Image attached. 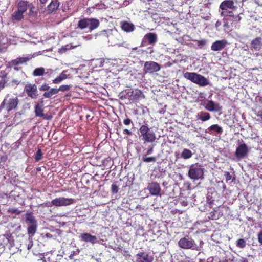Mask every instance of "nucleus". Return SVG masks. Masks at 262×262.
Instances as JSON below:
<instances>
[{"mask_svg": "<svg viewBox=\"0 0 262 262\" xmlns=\"http://www.w3.org/2000/svg\"><path fill=\"white\" fill-rule=\"evenodd\" d=\"M74 202L73 199L60 197L53 199L51 201L52 205L56 207L66 206L73 204Z\"/></svg>", "mask_w": 262, "mask_h": 262, "instance_id": "nucleus-9", "label": "nucleus"}, {"mask_svg": "<svg viewBox=\"0 0 262 262\" xmlns=\"http://www.w3.org/2000/svg\"><path fill=\"white\" fill-rule=\"evenodd\" d=\"M7 41V39L4 37H0V53H3L5 51L7 48V46L6 45Z\"/></svg>", "mask_w": 262, "mask_h": 262, "instance_id": "nucleus-32", "label": "nucleus"}, {"mask_svg": "<svg viewBox=\"0 0 262 262\" xmlns=\"http://www.w3.org/2000/svg\"><path fill=\"white\" fill-rule=\"evenodd\" d=\"M74 262H80V261L79 260H78V259H76V260H74Z\"/></svg>", "mask_w": 262, "mask_h": 262, "instance_id": "nucleus-62", "label": "nucleus"}, {"mask_svg": "<svg viewBox=\"0 0 262 262\" xmlns=\"http://www.w3.org/2000/svg\"><path fill=\"white\" fill-rule=\"evenodd\" d=\"M258 240L259 243L262 244V231H260L258 234Z\"/></svg>", "mask_w": 262, "mask_h": 262, "instance_id": "nucleus-50", "label": "nucleus"}, {"mask_svg": "<svg viewBox=\"0 0 262 262\" xmlns=\"http://www.w3.org/2000/svg\"><path fill=\"white\" fill-rule=\"evenodd\" d=\"M88 28H89L90 31L96 29L99 25V21L96 18H88Z\"/></svg>", "mask_w": 262, "mask_h": 262, "instance_id": "nucleus-21", "label": "nucleus"}, {"mask_svg": "<svg viewBox=\"0 0 262 262\" xmlns=\"http://www.w3.org/2000/svg\"><path fill=\"white\" fill-rule=\"evenodd\" d=\"M238 262H248L247 258L244 257H241L238 260Z\"/></svg>", "mask_w": 262, "mask_h": 262, "instance_id": "nucleus-54", "label": "nucleus"}, {"mask_svg": "<svg viewBox=\"0 0 262 262\" xmlns=\"http://www.w3.org/2000/svg\"><path fill=\"white\" fill-rule=\"evenodd\" d=\"M35 115L37 117H43L44 114L43 113L42 107L36 105L35 107Z\"/></svg>", "mask_w": 262, "mask_h": 262, "instance_id": "nucleus-34", "label": "nucleus"}, {"mask_svg": "<svg viewBox=\"0 0 262 262\" xmlns=\"http://www.w3.org/2000/svg\"><path fill=\"white\" fill-rule=\"evenodd\" d=\"M70 86L69 85H62L58 89H57L58 90V93L59 91H66L69 90Z\"/></svg>", "mask_w": 262, "mask_h": 262, "instance_id": "nucleus-42", "label": "nucleus"}, {"mask_svg": "<svg viewBox=\"0 0 262 262\" xmlns=\"http://www.w3.org/2000/svg\"><path fill=\"white\" fill-rule=\"evenodd\" d=\"M32 246H33V241L31 239L29 243L28 244L27 249L28 250H30L32 248Z\"/></svg>", "mask_w": 262, "mask_h": 262, "instance_id": "nucleus-53", "label": "nucleus"}, {"mask_svg": "<svg viewBox=\"0 0 262 262\" xmlns=\"http://www.w3.org/2000/svg\"><path fill=\"white\" fill-rule=\"evenodd\" d=\"M256 115L258 117H260V118H262V110L258 111L256 113Z\"/></svg>", "mask_w": 262, "mask_h": 262, "instance_id": "nucleus-55", "label": "nucleus"}, {"mask_svg": "<svg viewBox=\"0 0 262 262\" xmlns=\"http://www.w3.org/2000/svg\"><path fill=\"white\" fill-rule=\"evenodd\" d=\"M73 256V254H71V255H70V256H69V257H70V259H72V258Z\"/></svg>", "mask_w": 262, "mask_h": 262, "instance_id": "nucleus-63", "label": "nucleus"}, {"mask_svg": "<svg viewBox=\"0 0 262 262\" xmlns=\"http://www.w3.org/2000/svg\"><path fill=\"white\" fill-rule=\"evenodd\" d=\"M192 156L191 151L188 149L185 148L181 153V157L184 159L190 158Z\"/></svg>", "mask_w": 262, "mask_h": 262, "instance_id": "nucleus-28", "label": "nucleus"}, {"mask_svg": "<svg viewBox=\"0 0 262 262\" xmlns=\"http://www.w3.org/2000/svg\"><path fill=\"white\" fill-rule=\"evenodd\" d=\"M183 76L185 78L201 86H206L210 83L209 79L196 73L186 72Z\"/></svg>", "mask_w": 262, "mask_h": 262, "instance_id": "nucleus-2", "label": "nucleus"}, {"mask_svg": "<svg viewBox=\"0 0 262 262\" xmlns=\"http://www.w3.org/2000/svg\"><path fill=\"white\" fill-rule=\"evenodd\" d=\"M154 151V146H149L147 150V155H151Z\"/></svg>", "mask_w": 262, "mask_h": 262, "instance_id": "nucleus-46", "label": "nucleus"}, {"mask_svg": "<svg viewBox=\"0 0 262 262\" xmlns=\"http://www.w3.org/2000/svg\"><path fill=\"white\" fill-rule=\"evenodd\" d=\"M67 71H63L57 78L53 80V82L55 84H58L61 82L62 80L67 78Z\"/></svg>", "mask_w": 262, "mask_h": 262, "instance_id": "nucleus-26", "label": "nucleus"}, {"mask_svg": "<svg viewBox=\"0 0 262 262\" xmlns=\"http://www.w3.org/2000/svg\"><path fill=\"white\" fill-rule=\"evenodd\" d=\"M77 46H72V45H67L65 47H62L61 49H59V52L60 53H65L67 50L70 49H72L76 47Z\"/></svg>", "mask_w": 262, "mask_h": 262, "instance_id": "nucleus-37", "label": "nucleus"}, {"mask_svg": "<svg viewBox=\"0 0 262 262\" xmlns=\"http://www.w3.org/2000/svg\"><path fill=\"white\" fill-rule=\"evenodd\" d=\"M142 94V92L140 91L136 90L132 92L131 95L135 98H138L140 97Z\"/></svg>", "mask_w": 262, "mask_h": 262, "instance_id": "nucleus-40", "label": "nucleus"}, {"mask_svg": "<svg viewBox=\"0 0 262 262\" xmlns=\"http://www.w3.org/2000/svg\"><path fill=\"white\" fill-rule=\"evenodd\" d=\"M225 176L226 181H229L232 178V176L230 174L229 172H226L225 173Z\"/></svg>", "mask_w": 262, "mask_h": 262, "instance_id": "nucleus-48", "label": "nucleus"}, {"mask_svg": "<svg viewBox=\"0 0 262 262\" xmlns=\"http://www.w3.org/2000/svg\"><path fill=\"white\" fill-rule=\"evenodd\" d=\"M160 68V66L158 63L149 61L145 62L143 70L144 73H152L159 71Z\"/></svg>", "mask_w": 262, "mask_h": 262, "instance_id": "nucleus-8", "label": "nucleus"}, {"mask_svg": "<svg viewBox=\"0 0 262 262\" xmlns=\"http://www.w3.org/2000/svg\"><path fill=\"white\" fill-rule=\"evenodd\" d=\"M140 136L145 142L152 143L156 139L155 133L150 130L147 125H142L139 128Z\"/></svg>", "mask_w": 262, "mask_h": 262, "instance_id": "nucleus-3", "label": "nucleus"}, {"mask_svg": "<svg viewBox=\"0 0 262 262\" xmlns=\"http://www.w3.org/2000/svg\"><path fill=\"white\" fill-rule=\"evenodd\" d=\"M124 134H127V135H131L132 134V133L131 131L127 129H124L123 132Z\"/></svg>", "mask_w": 262, "mask_h": 262, "instance_id": "nucleus-51", "label": "nucleus"}, {"mask_svg": "<svg viewBox=\"0 0 262 262\" xmlns=\"http://www.w3.org/2000/svg\"><path fill=\"white\" fill-rule=\"evenodd\" d=\"M49 89H50V86H49V85L45 83V84H43V85H42L39 88V90L41 91H47V90H49Z\"/></svg>", "mask_w": 262, "mask_h": 262, "instance_id": "nucleus-44", "label": "nucleus"}, {"mask_svg": "<svg viewBox=\"0 0 262 262\" xmlns=\"http://www.w3.org/2000/svg\"><path fill=\"white\" fill-rule=\"evenodd\" d=\"M137 47H135V48H133V50H137Z\"/></svg>", "mask_w": 262, "mask_h": 262, "instance_id": "nucleus-64", "label": "nucleus"}, {"mask_svg": "<svg viewBox=\"0 0 262 262\" xmlns=\"http://www.w3.org/2000/svg\"><path fill=\"white\" fill-rule=\"evenodd\" d=\"M7 81L6 74L0 75V88H3Z\"/></svg>", "mask_w": 262, "mask_h": 262, "instance_id": "nucleus-35", "label": "nucleus"}, {"mask_svg": "<svg viewBox=\"0 0 262 262\" xmlns=\"http://www.w3.org/2000/svg\"><path fill=\"white\" fill-rule=\"evenodd\" d=\"M154 51L153 50L151 49L149 52V54H151L152 53H153Z\"/></svg>", "mask_w": 262, "mask_h": 262, "instance_id": "nucleus-61", "label": "nucleus"}, {"mask_svg": "<svg viewBox=\"0 0 262 262\" xmlns=\"http://www.w3.org/2000/svg\"><path fill=\"white\" fill-rule=\"evenodd\" d=\"M207 130V133L210 135L213 134L214 133H215L216 135H220L223 132L222 127L217 124H214L210 126L208 128Z\"/></svg>", "mask_w": 262, "mask_h": 262, "instance_id": "nucleus-19", "label": "nucleus"}, {"mask_svg": "<svg viewBox=\"0 0 262 262\" xmlns=\"http://www.w3.org/2000/svg\"><path fill=\"white\" fill-rule=\"evenodd\" d=\"M28 3L26 1H22L19 2L17 6V10L19 11L24 13L26 11L28 8Z\"/></svg>", "mask_w": 262, "mask_h": 262, "instance_id": "nucleus-25", "label": "nucleus"}, {"mask_svg": "<svg viewBox=\"0 0 262 262\" xmlns=\"http://www.w3.org/2000/svg\"><path fill=\"white\" fill-rule=\"evenodd\" d=\"M132 122V120L129 118H126L123 120V123L126 125H129Z\"/></svg>", "mask_w": 262, "mask_h": 262, "instance_id": "nucleus-49", "label": "nucleus"}, {"mask_svg": "<svg viewBox=\"0 0 262 262\" xmlns=\"http://www.w3.org/2000/svg\"><path fill=\"white\" fill-rule=\"evenodd\" d=\"M246 245V241L244 239L241 238L236 241V246L239 248H244Z\"/></svg>", "mask_w": 262, "mask_h": 262, "instance_id": "nucleus-38", "label": "nucleus"}, {"mask_svg": "<svg viewBox=\"0 0 262 262\" xmlns=\"http://www.w3.org/2000/svg\"><path fill=\"white\" fill-rule=\"evenodd\" d=\"M219 8L223 10L221 13V15L222 17L229 16L233 17L234 14L232 11H227V10L228 9L235 10L237 7L234 5V2L233 0H225L221 3Z\"/></svg>", "mask_w": 262, "mask_h": 262, "instance_id": "nucleus-4", "label": "nucleus"}, {"mask_svg": "<svg viewBox=\"0 0 262 262\" xmlns=\"http://www.w3.org/2000/svg\"><path fill=\"white\" fill-rule=\"evenodd\" d=\"M142 160L146 163L150 162H155L156 161V158L155 157H146V156H144L142 158Z\"/></svg>", "mask_w": 262, "mask_h": 262, "instance_id": "nucleus-39", "label": "nucleus"}, {"mask_svg": "<svg viewBox=\"0 0 262 262\" xmlns=\"http://www.w3.org/2000/svg\"><path fill=\"white\" fill-rule=\"evenodd\" d=\"M158 41L157 35L154 33H148L143 37L141 46H144V42L147 41L149 45H154Z\"/></svg>", "mask_w": 262, "mask_h": 262, "instance_id": "nucleus-13", "label": "nucleus"}, {"mask_svg": "<svg viewBox=\"0 0 262 262\" xmlns=\"http://www.w3.org/2000/svg\"><path fill=\"white\" fill-rule=\"evenodd\" d=\"M45 73V69L43 68H38L35 69L33 71V75L34 76H39L43 75Z\"/></svg>", "mask_w": 262, "mask_h": 262, "instance_id": "nucleus-36", "label": "nucleus"}, {"mask_svg": "<svg viewBox=\"0 0 262 262\" xmlns=\"http://www.w3.org/2000/svg\"><path fill=\"white\" fill-rule=\"evenodd\" d=\"M205 108L209 112H219L222 110V107L217 103L212 100H209L206 103Z\"/></svg>", "mask_w": 262, "mask_h": 262, "instance_id": "nucleus-16", "label": "nucleus"}, {"mask_svg": "<svg viewBox=\"0 0 262 262\" xmlns=\"http://www.w3.org/2000/svg\"><path fill=\"white\" fill-rule=\"evenodd\" d=\"M129 4V2L127 1H124L123 3V5L127 6Z\"/></svg>", "mask_w": 262, "mask_h": 262, "instance_id": "nucleus-58", "label": "nucleus"}, {"mask_svg": "<svg viewBox=\"0 0 262 262\" xmlns=\"http://www.w3.org/2000/svg\"><path fill=\"white\" fill-rule=\"evenodd\" d=\"M18 103V99L17 97L8 95L4 99L3 103L0 106V112L5 109L7 112L15 109Z\"/></svg>", "mask_w": 262, "mask_h": 262, "instance_id": "nucleus-5", "label": "nucleus"}, {"mask_svg": "<svg viewBox=\"0 0 262 262\" xmlns=\"http://www.w3.org/2000/svg\"><path fill=\"white\" fill-rule=\"evenodd\" d=\"M249 152V149L247 146L243 143L239 145L236 148L235 155L239 160L244 158L247 156Z\"/></svg>", "mask_w": 262, "mask_h": 262, "instance_id": "nucleus-10", "label": "nucleus"}, {"mask_svg": "<svg viewBox=\"0 0 262 262\" xmlns=\"http://www.w3.org/2000/svg\"><path fill=\"white\" fill-rule=\"evenodd\" d=\"M26 222L27 225L37 224L35 217L31 213H27L26 214Z\"/></svg>", "mask_w": 262, "mask_h": 262, "instance_id": "nucleus-24", "label": "nucleus"}, {"mask_svg": "<svg viewBox=\"0 0 262 262\" xmlns=\"http://www.w3.org/2000/svg\"><path fill=\"white\" fill-rule=\"evenodd\" d=\"M33 56H28L25 57H19L11 61V64L12 66H18L19 64H23L24 63L27 62L29 60H30Z\"/></svg>", "mask_w": 262, "mask_h": 262, "instance_id": "nucleus-20", "label": "nucleus"}, {"mask_svg": "<svg viewBox=\"0 0 262 262\" xmlns=\"http://www.w3.org/2000/svg\"><path fill=\"white\" fill-rule=\"evenodd\" d=\"M99 62L101 64L100 66L102 67L103 66V63L104 62V59H100Z\"/></svg>", "mask_w": 262, "mask_h": 262, "instance_id": "nucleus-57", "label": "nucleus"}, {"mask_svg": "<svg viewBox=\"0 0 262 262\" xmlns=\"http://www.w3.org/2000/svg\"><path fill=\"white\" fill-rule=\"evenodd\" d=\"M37 228V224L28 225L27 228V232L29 234V238L32 237L35 234Z\"/></svg>", "mask_w": 262, "mask_h": 262, "instance_id": "nucleus-23", "label": "nucleus"}, {"mask_svg": "<svg viewBox=\"0 0 262 262\" xmlns=\"http://www.w3.org/2000/svg\"><path fill=\"white\" fill-rule=\"evenodd\" d=\"M37 105H38L41 107H43L44 106V100L43 99H41L39 102L36 104Z\"/></svg>", "mask_w": 262, "mask_h": 262, "instance_id": "nucleus-52", "label": "nucleus"}, {"mask_svg": "<svg viewBox=\"0 0 262 262\" xmlns=\"http://www.w3.org/2000/svg\"><path fill=\"white\" fill-rule=\"evenodd\" d=\"M59 7V3L57 1H52L48 6V11L50 12H52L54 10L58 9Z\"/></svg>", "mask_w": 262, "mask_h": 262, "instance_id": "nucleus-31", "label": "nucleus"}, {"mask_svg": "<svg viewBox=\"0 0 262 262\" xmlns=\"http://www.w3.org/2000/svg\"><path fill=\"white\" fill-rule=\"evenodd\" d=\"M28 8L29 9V14L30 15H32L34 14V10L35 9V7L32 4H28Z\"/></svg>", "mask_w": 262, "mask_h": 262, "instance_id": "nucleus-43", "label": "nucleus"}, {"mask_svg": "<svg viewBox=\"0 0 262 262\" xmlns=\"http://www.w3.org/2000/svg\"><path fill=\"white\" fill-rule=\"evenodd\" d=\"M111 189L113 193H116L118 191V187L116 184H112Z\"/></svg>", "mask_w": 262, "mask_h": 262, "instance_id": "nucleus-45", "label": "nucleus"}, {"mask_svg": "<svg viewBox=\"0 0 262 262\" xmlns=\"http://www.w3.org/2000/svg\"><path fill=\"white\" fill-rule=\"evenodd\" d=\"M120 25L121 29L126 32H133L135 29V25L127 21L121 22Z\"/></svg>", "mask_w": 262, "mask_h": 262, "instance_id": "nucleus-18", "label": "nucleus"}, {"mask_svg": "<svg viewBox=\"0 0 262 262\" xmlns=\"http://www.w3.org/2000/svg\"><path fill=\"white\" fill-rule=\"evenodd\" d=\"M42 157V152L41 150L40 149H38L35 156V159L36 161H39L40 160H41Z\"/></svg>", "mask_w": 262, "mask_h": 262, "instance_id": "nucleus-41", "label": "nucleus"}, {"mask_svg": "<svg viewBox=\"0 0 262 262\" xmlns=\"http://www.w3.org/2000/svg\"><path fill=\"white\" fill-rule=\"evenodd\" d=\"M46 236L48 238H51L52 237V235L50 233L46 234Z\"/></svg>", "mask_w": 262, "mask_h": 262, "instance_id": "nucleus-59", "label": "nucleus"}, {"mask_svg": "<svg viewBox=\"0 0 262 262\" xmlns=\"http://www.w3.org/2000/svg\"><path fill=\"white\" fill-rule=\"evenodd\" d=\"M179 246L184 249H192L199 250L198 246L195 243V241L191 237L185 236L181 238L178 242Z\"/></svg>", "mask_w": 262, "mask_h": 262, "instance_id": "nucleus-7", "label": "nucleus"}, {"mask_svg": "<svg viewBox=\"0 0 262 262\" xmlns=\"http://www.w3.org/2000/svg\"><path fill=\"white\" fill-rule=\"evenodd\" d=\"M228 42L225 39L216 40L212 44L211 49L214 51H221L225 48Z\"/></svg>", "mask_w": 262, "mask_h": 262, "instance_id": "nucleus-15", "label": "nucleus"}, {"mask_svg": "<svg viewBox=\"0 0 262 262\" xmlns=\"http://www.w3.org/2000/svg\"><path fill=\"white\" fill-rule=\"evenodd\" d=\"M136 259L138 262H150L149 256L144 252H140L136 255Z\"/></svg>", "mask_w": 262, "mask_h": 262, "instance_id": "nucleus-22", "label": "nucleus"}, {"mask_svg": "<svg viewBox=\"0 0 262 262\" xmlns=\"http://www.w3.org/2000/svg\"><path fill=\"white\" fill-rule=\"evenodd\" d=\"M24 91L28 96L32 99L36 98L38 95L37 86L34 84L29 83L26 84Z\"/></svg>", "mask_w": 262, "mask_h": 262, "instance_id": "nucleus-11", "label": "nucleus"}, {"mask_svg": "<svg viewBox=\"0 0 262 262\" xmlns=\"http://www.w3.org/2000/svg\"><path fill=\"white\" fill-rule=\"evenodd\" d=\"M204 175V168L200 165H192L188 171V176L189 178L195 181L199 179H202Z\"/></svg>", "mask_w": 262, "mask_h": 262, "instance_id": "nucleus-6", "label": "nucleus"}, {"mask_svg": "<svg viewBox=\"0 0 262 262\" xmlns=\"http://www.w3.org/2000/svg\"><path fill=\"white\" fill-rule=\"evenodd\" d=\"M206 43V41L205 40H201L198 41V45L199 47H203Z\"/></svg>", "mask_w": 262, "mask_h": 262, "instance_id": "nucleus-47", "label": "nucleus"}, {"mask_svg": "<svg viewBox=\"0 0 262 262\" xmlns=\"http://www.w3.org/2000/svg\"><path fill=\"white\" fill-rule=\"evenodd\" d=\"M11 212L13 213H16L17 214H19L20 213V211H18L17 209H12L11 210Z\"/></svg>", "mask_w": 262, "mask_h": 262, "instance_id": "nucleus-56", "label": "nucleus"}, {"mask_svg": "<svg viewBox=\"0 0 262 262\" xmlns=\"http://www.w3.org/2000/svg\"><path fill=\"white\" fill-rule=\"evenodd\" d=\"M101 35L107 37L108 42L111 46H118L119 47H124L129 48V45L126 42H120L119 38L120 35L116 29L104 30L101 32Z\"/></svg>", "mask_w": 262, "mask_h": 262, "instance_id": "nucleus-1", "label": "nucleus"}, {"mask_svg": "<svg viewBox=\"0 0 262 262\" xmlns=\"http://www.w3.org/2000/svg\"><path fill=\"white\" fill-rule=\"evenodd\" d=\"M47 1L48 0H40V3L42 4H45Z\"/></svg>", "mask_w": 262, "mask_h": 262, "instance_id": "nucleus-60", "label": "nucleus"}, {"mask_svg": "<svg viewBox=\"0 0 262 262\" xmlns=\"http://www.w3.org/2000/svg\"><path fill=\"white\" fill-rule=\"evenodd\" d=\"M79 237L81 241L85 243H90L93 245L98 242L97 237L96 236L92 235L88 233L81 234Z\"/></svg>", "mask_w": 262, "mask_h": 262, "instance_id": "nucleus-14", "label": "nucleus"}, {"mask_svg": "<svg viewBox=\"0 0 262 262\" xmlns=\"http://www.w3.org/2000/svg\"><path fill=\"white\" fill-rule=\"evenodd\" d=\"M210 114L206 112L201 111L198 114V118L202 121H206L210 119Z\"/></svg>", "mask_w": 262, "mask_h": 262, "instance_id": "nucleus-27", "label": "nucleus"}, {"mask_svg": "<svg viewBox=\"0 0 262 262\" xmlns=\"http://www.w3.org/2000/svg\"><path fill=\"white\" fill-rule=\"evenodd\" d=\"M147 189L150 193L154 196H161V187L157 182H151L148 184Z\"/></svg>", "mask_w": 262, "mask_h": 262, "instance_id": "nucleus-12", "label": "nucleus"}, {"mask_svg": "<svg viewBox=\"0 0 262 262\" xmlns=\"http://www.w3.org/2000/svg\"><path fill=\"white\" fill-rule=\"evenodd\" d=\"M88 18L81 19L78 21L77 27L81 29L86 28H88Z\"/></svg>", "mask_w": 262, "mask_h": 262, "instance_id": "nucleus-33", "label": "nucleus"}, {"mask_svg": "<svg viewBox=\"0 0 262 262\" xmlns=\"http://www.w3.org/2000/svg\"><path fill=\"white\" fill-rule=\"evenodd\" d=\"M250 49L251 50L258 51L262 49V38L257 37L253 39L250 43Z\"/></svg>", "mask_w": 262, "mask_h": 262, "instance_id": "nucleus-17", "label": "nucleus"}, {"mask_svg": "<svg viewBox=\"0 0 262 262\" xmlns=\"http://www.w3.org/2000/svg\"><path fill=\"white\" fill-rule=\"evenodd\" d=\"M58 93V90L57 89L52 88L50 89L49 91L46 92L43 94L44 97L46 98H50L52 97L54 95H55Z\"/></svg>", "mask_w": 262, "mask_h": 262, "instance_id": "nucleus-29", "label": "nucleus"}, {"mask_svg": "<svg viewBox=\"0 0 262 262\" xmlns=\"http://www.w3.org/2000/svg\"><path fill=\"white\" fill-rule=\"evenodd\" d=\"M23 13L18 10L15 11L12 15V18L13 20L20 21L24 18Z\"/></svg>", "mask_w": 262, "mask_h": 262, "instance_id": "nucleus-30", "label": "nucleus"}]
</instances>
